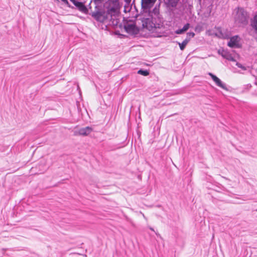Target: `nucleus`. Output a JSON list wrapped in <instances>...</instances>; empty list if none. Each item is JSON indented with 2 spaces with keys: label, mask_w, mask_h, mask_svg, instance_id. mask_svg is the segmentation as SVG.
I'll return each mask as SVG.
<instances>
[{
  "label": "nucleus",
  "mask_w": 257,
  "mask_h": 257,
  "mask_svg": "<svg viewBox=\"0 0 257 257\" xmlns=\"http://www.w3.org/2000/svg\"><path fill=\"white\" fill-rule=\"evenodd\" d=\"M154 15V16L152 12H150L148 18H144L142 20L143 28H146L149 31L152 32H154L155 29L160 28L159 13L155 12Z\"/></svg>",
  "instance_id": "obj_1"
},
{
  "label": "nucleus",
  "mask_w": 257,
  "mask_h": 257,
  "mask_svg": "<svg viewBox=\"0 0 257 257\" xmlns=\"http://www.w3.org/2000/svg\"><path fill=\"white\" fill-rule=\"evenodd\" d=\"M235 21L242 26H245L248 24L249 16L248 13L243 8L237 7L236 9Z\"/></svg>",
  "instance_id": "obj_2"
},
{
  "label": "nucleus",
  "mask_w": 257,
  "mask_h": 257,
  "mask_svg": "<svg viewBox=\"0 0 257 257\" xmlns=\"http://www.w3.org/2000/svg\"><path fill=\"white\" fill-rule=\"evenodd\" d=\"M89 15L96 21L101 23L104 22L108 18L109 16H110V14L107 13V10L106 12L104 10H101L98 5H95V11L92 12Z\"/></svg>",
  "instance_id": "obj_3"
},
{
  "label": "nucleus",
  "mask_w": 257,
  "mask_h": 257,
  "mask_svg": "<svg viewBox=\"0 0 257 257\" xmlns=\"http://www.w3.org/2000/svg\"><path fill=\"white\" fill-rule=\"evenodd\" d=\"M105 8L110 17L116 15L120 9L119 0H108L105 2Z\"/></svg>",
  "instance_id": "obj_4"
},
{
  "label": "nucleus",
  "mask_w": 257,
  "mask_h": 257,
  "mask_svg": "<svg viewBox=\"0 0 257 257\" xmlns=\"http://www.w3.org/2000/svg\"><path fill=\"white\" fill-rule=\"evenodd\" d=\"M123 28L126 33L132 35H135L138 33L139 30L135 24H128V21L125 20V18H123Z\"/></svg>",
  "instance_id": "obj_5"
},
{
  "label": "nucleus",
  "mask_w": 257,
  "mask_h": 257,
  "mask_svg": "<svg viewBox=\"0 0 257 257\" xmlns=\"http://www.w3.org/2000/svg\"><path fill=\"white\" fill-rule=\"evenodd\" d=\"M92 131V128L89 126H86L79 129L78 131H75L74 132L75 136H87L90 134Z\"/></svg>",
  "instance_id": "obj_6"
},
{
  "label": "nucleus",
  "mask_w": 257,
  "mask_h": 257,
  "mask_svg": "<svg viewBox=\"0 0 257 257\" xmlns=\"http://www.w3.org/2000/svg\"><path fill=\"white\" fill-rule=\"evenodd\" d=\"M239 38L238 36H234L230 38L228 42L227 46L230 48H239L241 45L239 44Z\"/></svg>",
  "instance_id": "obj_7"
},
{
  "label": "nucleus",
  "mask_w": 257,
  "mask_h": 257,
  "mask_svg": "<svg viewBox=\"0 0 257 257\" xmlns=\"http://www.w3.org/2000/svg\"><path fill=\"white\" fill-rule=\"evenodd\" d=\"M74 5L81 12L84 14H88V10L85 5L80 2H78V0H70Z\"/></svg>",
  "instance_id": "obj_8"
},
{
  "label": "nucleus",
  "mask_w": 257,
  "mask_h": 257,
  "mask_svg": "<svg viewBox=\"0 0 257 257\" xmlns=\"http://www.w3.org/2000/svg\"><path fill=\"white\" fill-rule=\"evenodd\" d=\"M156 0H142L141 6L143 11H148L154 4Z\"/></svg>",
  "instance_id": "obj_9"
},
{
  "label": "nucleus",
  "mask_w": 257,
  "mask_h": 257,
  "mask_svg": "<svg viewBox=\"0 0 257 257\" xmlns=\"http://www.w3.org/2000/svg\"><path fill=\"white\" fill-rule=\"evenodd\" d=\"M180 0H164V3L167 8H176Z\"/></svg>",
  "instance_id": "obj_10"
},
{
  "label": "nucleus",
  "mask_w": 257,
  "mask_h": 257,
  "mask_svg": "<svg viewBox=\"0 0 257 257\" xmlns=\"http://www.w3.org/2000/svg\"><path fill=\"white\" fill-rule=\"evenodd\" d=\"M217 52L218 54L220 55L223 58L226 59L231 60L232 58L229 53L223 49H219Z\"/></svg>",
  "instance_id": "obj_11"
},
{
  "label": "nucleus",
  "mask_w": 257,
  "mask_h": 257,
  "mask_svg": "<svg viewBox=\"0 0 257 257\" xmlns=\"http://www.w3.org/2000/svg\"><path fill=\"white\" fill-rule=\"evenodd\" d=\"M190 27V25L189 23L186 24L182 29L176 30L175 31V33L176 34H182L186 32Z\"/></svg>",
  "instance_id": "obj_12"
},
{
  "label": "nucleus",
  "mask_w": 257,
  "mask_h": 257,
  "mask_svg": "<svg viewBox=\"0 0 257 257\" xmlns=\"http://www.w3.org/2000/svg\"><path fill=\"white\" fill-rule=\"evenodd\" d=\"M250 26L254 30L255 32L257 33V14L251 20ZM256 40L257 41V38Z\"/></svg>",
  "instance_id": "obj_13"
},
{
  "label": "nucleus",
  "mask_w": 257,
  "mask_h": 257,
  "mask_svg": "<svg viewBox=\"0 0 257 257\" xmlns=\"http://www.w3.org/2000/svg\"><path fill=\"white\" fill-rule=\"evenodd\" d=\"M215 83L217 86L221 87L223 89L227 91L228 90V89L226 87V84L223 83L219 78H218V79L216 80H215Z\"/></svg>",
  "instance_id": "obj_14"
},
{
  "label": "nucleus",
  "mask_w": 257,
  "mask_h": 257,
  "mask_svg": "<svg viewBox=\"0 0 257 257\" xmlns=\"http://www.w3.org/2000/svg\"><path fill=\"white\" fill-rule=\"evenodd\" d=\"M189 42V40L188 38H186L182 43H178L180 50H184Z\"/></svg>",
  "instance_id": "obj_15"
},
{
  "label": "nucleus",
  "mask_w": 257,
  "mask_h": 257,
  "mask_svg": "<svg viewBox=\"0 0 257 257\" xmlns=\"http://www.w3.org/2000/svg\"><path fill=\"white\" fill-rule=\"evenodd\" d=\"M138 74L143 75L144 76H147L149 75V71L147 70H144L141 69L138 71Z\"/></svg>",
  "instance_id": "obj_16"
},
{
  "label": "nucleus",
  "mask_w": 257,
  "mask_h": 257,
  "mask_svg": "<svg viewBox=\"0 0 257 257\" xmlns=\"http://www.w3.org/2000/svg\"><path fill=\"white\" fill-rule=\"evenodd\" d=\"M105 0H91V3H93L95 5H101Z\"/></svg>",
  "instance_id": "obj_17"
},
{
  "label": "nucleus",
  "mask_w": 257,
  "mask_h": 257,
  "mask_svg": "<svg viewBox=\"0 0 257 257\" xmlns=\"http://www.w3.org/2000/svg\"><path fill=\"white\" fill-rule=\"evenodd\" d=\"M207 13H204V15H205V17H208L210 16V13L211 12V6H209V7H208L207 8Z\"/></svg>",
  "instance_id": "obj_18"
},
{
  "label": "nucleus",
  "mask_w": 257,
  "mask_h": 257,
  "mask_svg": "<svg viewBox=\"0 0 257 257\" xmlns=\"http://www.w3.org/2000/svg\"><path fill=\"white\" fill-rule=\"evenodd\" d=\"M195 36V33L193 32H189L187 33L186 38L190 40L191 38H193Z\"/></svg>",
  "instance_id": "obj_19"
},
{
  "label": "nucleus",
  "mask_w": 257,
  "mask_h": 257,
  "mask_svg": "<svg viewBox=\"0 0 257 257\" xmlns=\"http://www.w3.org/2000/svg\"><path fill=\"white\" fill-rule=\"evenodd\" d=\"M236 65L238 68H241L243 70H246L247 69L246 67L238 62H237Z\"/></svg>",
  "instance_id": "obj_20"
},
{
  "label": "nucleus",
  "mask_w": 257,
  "mask_h": 257,
  "mask_svg": "<svg viewBox=\"0 0 257 257\" xmlns=\"http://www.w3.org/2000/svg\"><path fill=\"white\" fill-rule=\"evenodd\" d=\"M209 75L211 76V78L214 82L218 79V77L216 75L211 73H209Z\"/></svg>",
  "instance_id": "obj_21"
},
{
  "label": "nucleus",
  "mask_w": 257,
  "mask_h": 257,
  "mask_svg": "<svg viewBox=\"0 0 257 257\" xmlns=\"http://www.w3.org/2000/svg\"><path fill=\"white\" fill-rule=\"evenodd\" d=\"M61 1L62 2H63L65 4H66L68 7H70V5L67 0H61Z\"/></svg>",
  "instance_id": "obj_22"
},
{
  "label": "nucleus",
  "mask_w": 257,
  "mask_h": 257,
  "mask_svg": "<svg viewBox=\"0 0 257 257\" xmlns=\"http://www.w3.org/2000/svg\"><path fill=\"white\" fill-rule=\"evenodd\" d=\"M125 3L127 4V5H130L131 2V0H124Z\"/></svg>",
  "instance_id": "obj_23"
},
{
  "label": "nucleus",
  "mask_w": 257,
  "mask_h": 257,
  "mask_svg": "<svg viewBox=\"0 0 257 257\" xmlns=\"http://www.w3.org/2000/svg\"><path fill=\"white\" fill-rule=\"evenodd\" d=\"M220 36H219V37H223V34L221 31L219 32Z\"/></svg>",
  "instance_id": "obj_24"
},
{
  "label": "nucleus",
  "mask_w": 257,
  "mask_h": 257,
  "mask_svg": "<svg viewBox=\"0 0 257 257\" xmlns=\"http://www.w3.org/2000/svg\"><path fill=\"white\" fill-rule=\"evenodd\" d=\"M150 229L152 230V231H154V230L153 228H152L151 227H150Z\"/></svg>",
  "instance_id": "obj_25"
},
{
  "label": "nucleus",
  "mask_w": 257,
  "mask_h": 257,
  "mask_svg": "<svg viewBox=\"0 0 257 257\" xmlns=\"http://www.w3.org/2000/svg\"><path fill=\"white\" fill-rule=\"evenodd\" d=\"M2 250H3V251H5V250H7V249L3 248V249H2Z\"/></svg>",
  "instance_id": "obj_26"
},
{
  "label": "nucleus",
  "mask_w": 257,
  "mask_h": 257,
  "mask_svg": "<svg viewBox=\"0 0 257 257\" xmlns=\"http://www.w3.org/2000/svg\"><path fill=\"white\" fill-rule=\"evenodd\" d=\"M121 27H122V24H120L119 25V27H120V28H121Z\"/></svg>",
  "instance_id": "obj_27"
},
{
  "label": "nucleus",
  "mask_w": 257,
  "mask_h": 257,
  "mask_svg": "<svg viewBox=\"0 0 257 257\" xmlns=\"http://www.w3.org/2000/svg\"><path fill=\"white\" fill-rule=\"evenodd\" d=\"M156 235H158V236H160V234H158L157 233H156Z\"/></svg>",
  "instance_id": "obj_28"
},
{
  "label": "nucleus",
  "mask_w": 257,
  "mask_h": 257,
  "mask_svg": "<svg viewBox=\"0 0 257 257\" xmlns=\"http://www.w3.org/2000/svg\"><path fill=\"white\" fill-rule=\"evenodd\" d=\"M125 8V6L124 7ZM125 12H126V10H125V8L124 9V11Z\"/></svg>",
  "instance_id": "obj_29"
},
{
  "label": "nucleus",
  "mask_w": 257,
  "mask_h": 257,
  "mask_svg": "<svg viewBox=\"0 0 257 257\" xmlns=\"http://www.w3.org/2000/svg\"><path fill=\"white\" fill-rule=\"evenodd\" d=\"M202 0H199V3H200Z\"/></svg>",
  "instance_id": "obj_30"
},
{
  "label": "nucleus",
  "mask_w": 257,
  "mask_h": 257,
  "mask_svg": "<svg viewBox=\"0 0 257 257\" xmlns=\"http://www.w3.org/2000/svg\"><path fill=\"white\" fill-rule=\"evenodd\" d=\"M255 211H257V209Z\"/></svg>",
  "instance_id": "obj_31"
}]
</instances>
